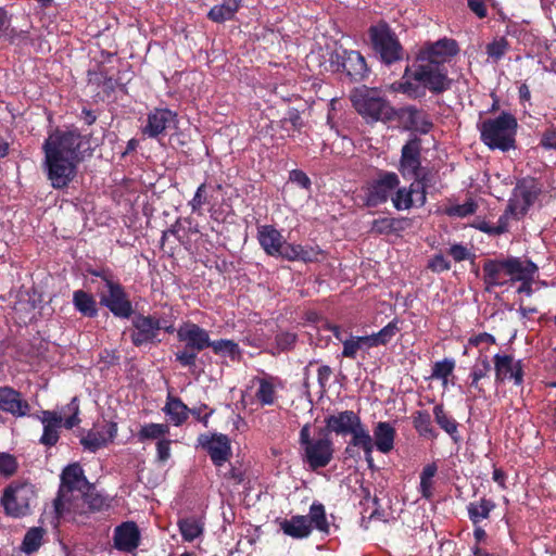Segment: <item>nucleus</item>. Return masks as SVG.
<instances>
[{
    "label": "nucleus",
    "mask_w": 556,
    "mask_h": 556,
    "mask_svg": "<svg viewBox=\"0 0 556 556\" xmlns=\"http://www.w3.org/2000/svg\"><path fill=\"white\" fill-rule=\"evenodd\" d=\"M177 123V114L169 109H154L148 114L147 125L142 129L143 135L156 138Z\"/></svg>",
    "instance_id": "18"
},
{
    "label": "nucleus",
    "mask_w": 556,
    "mask_h": 556,
    "mask_svg": "<svg viewBox=\"0 0 556 556\" xmlns=\"http://www.w3.org/2000/svg\"><path fill=\"white\" fill-rule=\"evenodd\" d=\"M372 443L379 452L388 454L394 447L396 431L391 424L379 421L372 430Z\"/></svg>",
    "instance_id": "28"
},
{
    "label": "nucleus",
    "mask_w": 556,
    "mask_h": 556,
    "mask_svg": "<svg viewBox=\"0 0 556 556\" xmlns=\"http://www.w3.org/2000/svg\"><path fill=\"white\" fill-rule=\"evenodd\" d=\"M478 397H485V390L481 387L480 380L471 379L467 401L471 402Z\"/></svg>",
    "instance_id": "63"
},
{
    "label": "nucleus",
    "mask_w": 556,
    "mask_h": 556,
    "mask_svg": "<svg viewBox=\"0 0 556 556\" xmlns=\"http://www.w3.org/2000/svg\"><path fill=\"white\" fill-rule=\"evenodd\" d=\"M438 472L435 463L426 465L420 473L419 492L424 498L430 500L433 495L434 477Z\"/></svg>",
    "instance_id": "38"
},
{
    "label": "nucleus",
    "mask_w": 556,
    "mask_h": 556,
    "mask_svg": "<svg viewBox=\"0 0 556 556\" xmlns=\"http://www.w3.org/2000/svg\"><path fill=\"white\" fill-rule=\"evenodd\" d=\"M491 370V364L489 362V358L486 355L480 353L478 356L476 364L473 365L471 372H470V379H477L481 380L482 378L486 377L489 371Z\"/></svg>",
    "instance_id": "56"
},
{
    "label": "nucleus",
    "mask_w": 556,
    "mask_h": 556,
    "mask_svg": "<svg viewBox=\"0 0 556 556\" xmlns=\"http://www.w3.org/2000/svg\"><path fill=\"white\" fill-rule=\"evenodd\" d=\"M73 303L75 308L84 316L93 317L97 315V304L92 295L89 293L77 290L73 294Z\"/></svg>",
    "instance_id": "39"
},
{
    "label": "nucleus",
    "mask_w": 556,
    "mask_h": 556,
    "mask_svg": "<svg viewBox=\"0 0 556 556\" xmlns=\"http://www.w3.org/2000/svg\"><path fill=\"white\" fill-rule=\"evenodd\" d=\"M102 501L92 498L81 491L68 492L66 496L58 493L53 507L56 518H75L77 515H85L89 510L99 509Z\"/></svg>",
    "instance_id": "11"
},
{
    "label": "nucleus",
    "mask_w": 556,
    "mask_h": 556,
    "mask_svg": "<svg viewBox=\"0 0 556 556\" xmlns=\"http://www.w3.org/2000/svg\"><path fill=\"white\" fill-rule=\"evenodd\" d=\"M329 65L333 73L344 74L352 83H361L370 74V68L359 51L342 47L330 53Z\"/></svg>",
    "instance_id": "9"
},
{
    "label": "nucleus",
    "mask_w": 556,
    "mask_h": 556,
    "mask_svg": "<svg viewBox=\"0 0 556 556\" xmlns=\"http://www.w3.org/2000/svg\"><path fill=\"white\" fill-rule=\"evenodd\" d=\"M216 190H222V185L217 184L216 186H212L206 182L201 184L197 188L193 198L188 203L191 212L200 216L203 214V206L205 205L210 206V211H212L216 205L214 199V192Z\"/></svg>",
    "instance_id": "26"
},
{
    "label": "nucleus",
    "mask_w": 556,
    "mask_h": 556,
    "mask_svg": "<svg viewBox=\"0 0 556 556\" xmlns=\"http://www.w3.org/2000/svg\"><path fill=\"white\" fill-rule=\"evenodd\" d=\"M157 459L162 463L168 460L170 457V441L160 440L156 444Z\"/></svg>",
    "instance_id": "64"
},
{
    "label": "nucleus",
    "mask_w": 556,
    "mask_h": 556,
    "mask_svg": "<svg viewBox=\"0 0 556 556\" xmlns=\"http://www.w3.org/2000/svg\"><path fill=\"white\" fill-rule=\"evenodd\" d=\"M433 416L439 427L456 441L458 425L456 420L445 412L443 405L438 404L433 407Z\"/></svg>",
    "instance_id": "40"
},
{
    "label": "nucleus",
    "mask_w": 556,
    "mask_h": 556,
    "mask_svg": "<svg viewBox=\"0 0 556 556\" xmlns=\"http://www.w3.org/2000/svg\"><path fill=\"white\" fill-rule=\"evenodd\" d=\"M541 193L542 185L536 178L527 176L518 179L504 211L505 214L509 219H522Z\"/></svg>",
    "instance_id": "7"
},
{
    "label": "nucleus",
    "mask_w": 556,
    "mask_h": 556,
    "mask_svg": "<svg viewBox=\"0 0 556 556\" xmlns=\"http://www.w3.org/2000/svg\"><path fill=\"white\" fill-rule=\"evenodd\" d=\"M45 154L42 168L54 189H64L75 179L77 167L85 160L86 152L91 155L89 136L78 128H55L42 143Z\"/></svg>",
    "instance_id": "1"
},
{
    "label": "nucleus",
    "mask_w": 556,
    "mask_h": 556,
    "mask_svg": "<svg viewBox=\"0 0 556 556\" xmlns=\"http://www.w3.org/2000/svg\"><path fill=\"white\" fill-rule=\"evenodd\" d=\"M106 293L101 296L104 304L115 316L127 318L132 312L131 303L127 300L123 288L118 283L105 280Z\"/></svg>",
    "instance_id": "16"
},
{
    "label": "nucleus",
    "mask_w": 556,
    "mask_h": 556,
    "mask_svg": "<svg viewBox=\"0 0 556 556\" xmlns=\"http://www.w3.org/2000/svg\"><path fill=\"white\" fill-rule=\"evenodd\" d=\"M506 261V273L511 281L534 279L538 266L531 261H521L518 257H508Z\"/></svg>",
    "instance_id": "29"
},
{
    "label": "nucleus",
    "mask_w": 556,
    "mask_h": 556,
    "mask_svg": "<svg viewBox=\"0 0 556 556\" xmlns=\"http://www.w3.org/2000/svg\"><path fill=\"white\" fill-rule=\"evenodd\" d=\"M41 422L43 425V433L40 438V443L47 446H53L59 440L62 417L54 412L45 410L42 413Z\"/></svg>",
    "instance_id": "32"
},
{
    "label": "nucleus",
    "mask_w": 556,
    "mask_h": 556,
    "mask_svg": "<svg viewBox=\"0 0 556 556\" xmlns=\"http://www.w3.org/2000/svg\"><path fill=\"white\" fill-rule=\"evenodd\" d=\"M16 470V460L10 455L2 453L0 454V473L4 476H11Z\"/></svg>",
    "instance_id": "59"
},
{
    "label": "nucleus",
    "mask_w": 556,
    "mask_h": 556,
    "mask_svg": "<svg viewBox=\"0 0 556 556\" xmlns=\"http://www.w3.org/2000/svg\"><path fill=\"white\" fill-rule=\"evenodd\" d=\"M517 128V118L503 111L497 117L484 119L480 124V139L491 150L506 152L515 148Z\"/></svg>",
    "instance_id": "3"
},
{
    "label": "nucleus",
    "mask_w": 556,
    "mask_h": 556,
    "mask_svg": "<svg viewBox=\"0 0 556 556\" xmlns=\"http://www.w3.org/2000/svg\"><path fill=\"white\" fill-rule=\"evenodd\" d=\"M428 267L434 273H442L450 269V262L442 254H438L429 261Z\"/></svg>",
    "instance_id": "61"
},
{
    "label": "nucleus",
    "mask_w": 556,
    "mask_h": 556,
    "mask_svg": "<svg viewBox=\"0 0 556 556\" xmlns=\"http://www.w3.org/2000/svg\"><path fill=\"white\" fill-rule=\"evenodd\" d=\"M116 434V422L104 421L101 426L90 430L85 437H83L80 443L86 450L90 452H96L99 448L104 447L110 442H112L115 439Z\"/></svg>",
    "instance_id": "19"
},
{
    "label": "nucleus",
    "mask_w": 556,
    "mask_h": 556,
    "mask_svg": "<svg viewBox=\"0 0 556 556\" xmlns=\"http://www.w3.org/2000/svg\"><path fill=\"white\" fill-rule=\"evenodd\" d=\"M410 179H414L417 187H420L417 201L422 205L426 202V189L435 184V173L431 168L422 166L418 175L413 176Z\"/></svg>",
    "instance_id": "43"
},
{
    "label": "nucleus",
    "mask_w": 556,
    "mask_h": 556,
    "mask_svg": "<svg viewBox=\"0 0 556 556\" xmlns=\"http://www.w3.org/2000/svg\"><path fill=\"white\" fill-rule=\"evenodd\" d=\"M169 432V428L165 424H147L141 427L138 432V438L140 441L149 440V439H160Z\"/></svg>",
    "instance_id": "50"
},
{
    "label": "nucleus",
    "mask_w": 556,
    "mask_h": 556,
    "mask_svg": "<svg viewBox=\"0 0 556 556\" xmlns=\"http://www.w3.org/2000/svg\"><path fill=\"white\" fill-rule=\"evenodd\" d=\"M199 444L206 450L213 464L222 467L231 456L230 440L226 434H201L198 439Z\"/></svg>",
    "instance_id": "14"
},
{
    "label": "nucleus",
    "mask_w": 556,
    "mask_h": 556,
    "mask_svg": "<svg viewBox=\"0 0 556 556\" xmlns=\"http://www.w3.org/2000/svg\"><path fill=\"white\" fill-rule=\"evenodd\" d=\"M243 0H223L222 3L211 8L207 13L208 20L215 23H224L235 17Z\"/></svg>",
    "instance_id": "34"
},
{
    "label": "nucleus",
    "mask_w": 556,
    "mask_h": 556,
    "mask_svg": "<svg viewBox=\"0 0 556 556\" xmlns=\"http://www.w3.org/2000/svg\"><path fill=\"white\" fill-rule=\"evenodd\" d=\"M289 179L291 182H294L304 189H309L312 185L309 177L301 169L291 170L289 174Z\"/></svg>",
    "instance_id": "60"
},
{
    "label": "nucleus",
    "mask_w": 556,
    "mask_h": 556,
    "mask_svg": "<svg viewBox=\"0 0 556 556\" xmlns=\"http://www.w3.org/2000/svg\"><path fill=\"white\" fill-rule=\"evenodd\" d=\"M351 101L358 114L372 122L390 121L394 116L393 108L376 88L356 89L351 96Z\"/></svg>",
    "instance_id": "6"
},
{
    "label": "nucleus",
    "mask_w": 556,
    "mask_h": 556,
    "mask_svg": "<svg viewBox=\"0 0 556 556\" xmlns=\"http://www.w3.org/2000/svg\"><path fill=\"white\" fill-rule=\"evenodd\" d=\"M367 34L370 47L381 63L392 65L404 59L405 50L395 31L384 20L370 25Z\"/></svg>",
    "instance_id": "4"
},
{
    "label": "nucleus",
    "mask_w": 556,
    "mask_h": 556,
    "mask_svg": "<svg viewBox=\"0 0 556 556\" xmlns=\"http://www.w3.org/2000/svg\"><path fill=\"white\" fill-rule=\"evenodd\" d=\"M459 52L458 43L452 38H442L434 42H425L416 53L417 61L427 62L439 67H446L450 62Z\"/></svg>",
    "instance_id": "13"
},
{
    "label": "nucleus",
    "mask_w": 556,
    "mask_h": 556,
    "mask_svg": "<svg viewBox=\"0 0 556 556\" xmlns=\"http://www.w3.org/2000/svg\"><path fill=\"white\" fill-rule=\"evenodd\" d=\"M179 341L186 342V348L200 352L211 346L208 332L197 324H185L177 330Z\"/></svg>",
    "instance_id": "21"
},
{
    "label": "nucleus",
    "mask_w": 556,
    "mask_h": 556,
    "mask_svg": "<svg viewBox=\"0 0 556 556\" xmlns=\"http://www.w3.org/2000/svg\"><path fill=\"white\" fill-rule=\"evenodd\" d=\"M453 79L448 77L446 67L414 60L404 70L402 80L396 90L410 99H421L427 91L434 96L442 94L452 88Z\"/></svg>",
    "instance_id": "2"
},
{
    "label": "nucleus",
    "mask_w": 556,
    "mask_h": 556,
    "mask_svg": "<svg viewBox=\"0 0 556 556\" xmlns=\"http://www.w3.org/2000/svg\"><path fill=\"white\" fill-rule=\"evenodd\" d=\"M309 525L314 523L319 531L327 532L329 525L326 519L325 507L321 504L314 503L309 509Z\"/></svg>",
    "instance_id": "52"
},
{
    "label": "nucleus",
    "mask_w": 556,
    "mask_h": 556,
    "mask_svg": "<svg viewBox=\"0 0 556 556\" xmlns=\"http://www.w3.org/2000/svg\"><path fill=\"white\" fill-rule=\"evenodd\" d=\"M509 218L505 214V212L498 217L497 222L494 224L490 220H477L475 223V227L480 231H483L489 235H501L507 231Z\"/></svg>",
    "instance_id": "45"
},
{
    "label": "nucleus",
    "mask_w": 556,
    "mask_h": 556,
    "mask_svg": "<svg viewBox=\"0 0 556 556\" xmlns=\"http://www.w3.org/2000/svg\"><path fill=\"white\" fill-rule=\"evenodd\" d=\"M15 36L16 30L11 27V15L4 7H0V39L8 38L12 43Z\"/></svg>",
    "instance_id": "54"
},
{
    "label": "nucleus",
    "mask_w": 556,
    "mask_h": 556,
    "mask_svg": "<svg viewBox=\"0 0 556 556\" xmlns=\"http://www.w3.org/2000/svg\"><path fill=\"white\" fill-rule=\"evenodd\" d=\"M414 184H412L409 190H407L406 188H399L395 189V193L394 195L392 197V203H393V206L399 210V211H403V210H408L409 207L413 206L414 204V199H413V194L416 192L418 194V191H416L414 188Z\"/></svg>",
    "instance_id": "47"
},
{
    "label": "nucleus",
    "mask_w": 556,
    "mask_h": 556,
    "mask_svg": "<svg viewBox=\"0 0 556 556\" xmlns=\"http://www.w3.org/2000/svg\"><path fill=\"white\" fill-rule=\"evenodd\" d=\"M359 421V416L353 410L329 415L325 420L327 429L338 435H348Z\"/></svg>",
    "instance_id": "25"
},
{
    "label": "nucleus",
    "mask_w": 556,
    "mask_h": 556,
    "mask_svg": "<svg viewBox=\"0 0 556 556\" xmlns=\"http://www.w3.org/2000/svg\"><path fill=\"white\" fill-rule=\"evenodd\" d=\"M131 342L140 346L153 342L162 327V320L154 316L137 315L132 318Z\"/></svg>",
    "instance_id": "17"
},
{
    "label": "nucleus",
    "mask_w": 556,
    "mask_h": 556,
    "mask_svg": "<svg viewBox=\"0 0 556 556\" xmlns=\"http://www.w3.org/2000/svg\"><path fill=\"white\" fill-rule=\"evenodd\" d=\"M510 46L505 37L494 38L485 47V53L494 62H498L509 50Z\"/></svg>",
    "instance_id": "49"
},
{
    "label": "nucleus",
    "mask_w": 556,
    "mask_h": 556,
    "mask_svg": "<svg viewBox=\"0 0 556 556\" xmlns=\"http://www.w3.org/2000/svg\"><path fill=\"white\" fill-rule=\"evenodd\" d=\"M258 243H282V235L271 225H260L257 227Z\"/></svg>",
    "instance_id": "53"
},
{
    "label": "nucleus",
    "mask_w": 556,
    "mask_h": 556,
    "mask_svg": "<svg viewBox=\"0 0 556 556\" xmlns=\"http://www.w3.org/2000/svg\"><path fill=\"white\" fill-rule=\"evenodd\" d=\"M116 89H119L123 92H126V84L121 80V78H114L112 76L104 77L102 81V90L103 92L110 97Z\"/></svg>",
    "instance_id": "58"
},
{
    "label": "nucleus",
    "mask_w": 556,
    "mask_h": 556,
    "mask_svg": "<svg viewBox=\"0 0 556 556\" xmlns=\"http://www.w3.org/2000/svg\"><path fill=\"white\" fill-rule=\"evenodd\" d=\"M421 167V140L414 137L402 147L399 170L404 178H412Z\"/></svg>",
    "instance_id": "15"
},
{
    "label": "nucleus",
    "mask_w": 556,
    "mask_h": 556,
    "mask_svg": "<svg viewBox=\"0 0 556 556\" xmlns=\"http://www.w3.org/2000/svg\"><path fill=\"white\" fill-rule=\"evenodd\" d=\"M484 281L492 286H502L507 281L506 261H488L483 265Z\"/></svg>",
    "instance_id": "35"
},
{
    "label": "nucleus",
    "mask_w": 556,
    "mask_h": 556,
    "mask_svg": "<svg viewBox=\"0 0 556 556\" xmlns=\"http://www.w3.org/2000/svg\"><path fill=\"white\" fill-rule=\"evenodd\" d=\"M43 530L40 528L29 529L23 540L22 551L26 554L35 553L42 544Z\"/></svg>",
    "instance_id": "48"
},
{
    "label": "nucleus",
    "mask_w": 556,
    "mask_h": 556,
    "mask_svg": "<svg viewBox=\"0 0 556 556\" xmlns=\"http://www.w3.org/2000/svg\"><path fill=\"white\" fill-rule=\"evenodd\" d=\"M29 404L21 393L10 387L0 388V409L15 417H24L29 412Z\"/></svg>",
    "instance_id": "24"
},
{
    "label": "nucleus",
    "mask_w": 556,
    "mask_h": 556,
    "mask_svg": "<svg viewBox=\"0 0 556 556\" xmlns=\"http://www.w3.org/2000/svg\"><path fill=\"white\" fill-rule=\"evenodd\" d=\"M494 369L497 381L511 379L516 384H521V364L520 361L515 362L513 356L506 354H496L494 356Z\"/></svg>",
    "instance_id": "23"
},
{
    "label": "nucleus",
    "mask_w": 556,
    "mask_h": 556,
    "mask_svg": "<svg viewBox=\"0 0 556 556\" xmlns=\"http://www.w3.org/2000/svg\"><path fill=\"white\" fill-rule=\"evenodd\" d=\"M280 124L281 128H287V125L290 124L294 130H301L304 126L301 114L296 109H290L287 116L280 121Z\"/></svg>",
    "instance_id": "57"
},
{
    "label": "nucleus",
    "mask_w": 556,
    "mask_h": 556,
    "mask_svg": "<svg viewBox=\"0 0 556 556\" xmlns=\"http://www.w3.org/2000/svg\"><path fill=\"white\" fill-rule=\"evenodd\" d=\"M450 255L456 261L469 260L473 254L466 245H452L450 249Z\"/></svg>",
    "instance_id": "62"
},
{
    "label": "nucleus",
    "mask_w": 556,
    "mask_h": 556,
    "mask_svg": "<svg viewBox=\"0 0 556 556\" xmlns=\"http://www.w3.org/2000/svg\"><path fill=\"white\" fill-rule=\"evenodd\" d=\"M399 331V320L393 319L378 332L368 336H351L342 341V356L355 359L361 353H366L372 348L387 345Z\"/></svg>",
    "instance_id": "8"
},
{
    "label": "nucleus",
    "mask_w": 556,
    "mask_h": 556,
    "mask_svg": "<svg viewBox=\"0 0 556 556\" xmlns=\"http://www.w3.org/2000/svg\"><path fill=\"white\" fill-rule=\"evenodd\" d=\"M35 500L36 492L33 484L14 482L5 488L1 497V504L7 515L16 518L26 516Z\"/></svg>",
    "instance_id": "10"
},
{
    "label": "nucleus",
    "mask_w": 556,
    "mask_h": 556,
    "mask_svg": "<svg viewBox=\"0 0 556 556\" xmlns=\"http://www.w3.org/2000/svg\"><path fill=\"white\" fill-rule=\"evenodd\" d=\"M401 117L404 118L407 129L419 131L424 135L428 134L433 127V123L429 121L420 110L413 105L402 109Z\"/></svg>",
    "instance_id": "31"
},
{
    "label": "nucleus",
    "mask_w": 556,
    "mask_h": 556,
    "mask_svg": "<svg viewBox=\"0 0 556 556\" xmlns=\"http://www.w3.org/2000/svg\"><path fill=\"white\" fill-rule=\"evenodd\" d=\"M455 367V362L451 358L434 363L432 367L431 378L439 379L445 387L447 384L448 376L452 375Z\"/></svg>",
    "instance_id": "51"
},
{
    "label": "nucleus",
    "mask_w": 556,
    "mask_h": 556,
    "mask_svg": "<svg viewBox=\"0 0 556 556\" xmlns=\"http://www.w3.org/2000/svg\"><path fill=\"white\" fill-rule=\"evenodd\" d=\"M349 434L352 435L350 445L346 446L345 453L351 454L352 450L351 446H357L361 447L365 453V458L369 466L372 463V451H374V443L372 438L369 434V431L365 428V426L362 424V421L358 422V426H356Z\"/></svg>",
    "instance_id": "30"
},
{
    "label": "nucleus",
    "mask_w": 556,
    "mask_h": 556,
    "mask_svg": "<svg viewBox=\"0 0 556 556\" xmlns=\"http://www.w3.org/2000/svg\"><path fill=\"white\" fill-rule=\"evenodd\" d=\"M86 484L81 467L78 464L68 465L61 475L59 493L66 496L68 492L81 491Z\"/></svg>",
    "instance_id": "27"
},
{
    "label": "nucleus",
    "mask_w": 556,
    "mask_h": 556,
    "mask_svg": "<svg viewBox=\"0 0 556 556\" xmlns=\"http://www.w3.org/2000/svg\"><path fill=\"white\" fill-rule=\"evenodd\" d=\"M493 508V502L486 498H480L478 502L470 503L467 507L469 518L473 523L486 519Z\"/></svg>",
    "instance_id": "44"
},
{
    "label": "nucleus",
    "mask_w": 556,
    "mask_h": 556,
    "mask_svg": "<svg viewBox=\"0 0 556 556\" xmlns=\"http://www.w3.org/2000/svg\"><path fill=\"white\" fill-rule=\"evenodd\" d=\"M399 186L400 178L397 174L379 170L377 178L369 181L364 188L363 204L367 207H377L386 203Z\"/></svg>",
    "instance_id": "12"
},
{
    "label": "nucleus",
    "mask_w": 556,
    "mask_h": 556,
    "mask_svg": "<svg viewBox=\"0 0 556 556\" xmlns=\"http://www.w3.org/2000/svg\"><path fill=\"white\" fill-rule=\"evenodd\" d=\"M114 546L118 551L132 552L140 542V531L134 521H125L114 530Z\"/></svg>",
    "instance_id": "22"
},
{
    "label": "nucleus",
    "mask_w": 556,
    "mask_h": 556,
    "mask_svg": "<svg viewBox=\"0 0 556 556\" xmlns=\"http://www.w3.org/2000/svg\"><path fill=\"white\" fill-rule=\"evenodd\" d=\"M267 255L288 261L311 262L317 252L313 245H262Z\"/></svg>",
    "instance_id": "20"
},
{
    "label": "nucleus",
    "mask_w": 556,
    "mask_h": 556,
    "mask_svg": "<svg viewBox=\"0 0 556 556\" xmlns=\"http://www.w3.org/2000/svg\"><path fill=\"white\" fill-rule=\"evenodd\" d=\"M282 532L293 539H304L309 535L312 528L309 520L305 516H293L280 522Z\"/></svg>",
    "instance_id": "33"
},
{
    "label": "nucleus",
    "mask_w": 556,
    "mask_h": 556,
    "mask_svg": "<svg viewBox=\"0 0 556 556\" xmlns=\"http://www.w3.org/2000/svg\"><path fill=\"white\" fill-rule=\"evenodd\" d=\"M211 348L214 353L219 354L222 356H228L232 361L238 359L240 357V348L238 343L232 340H218L212 341Z\"/></svg>",
    "instance_id": "46"
},
{
    "label": "nucleus",
    "mask_w": 556,
    "mask_h": 556,
    "mask_svg": "<svg viewBox=\"0 0 556 556\" xmlns=\"http://www.w3.org/2000/svg\"><path fill=\"white\" fill-rule=\"evenodd\" d=\"M302 459L312 470L325 468L333 458V442L327 435L311 437V427L305 425L300 431Z\"/></svg>",
    "instance_id": "5"
},
{
    "label": "nucleus",
    "mask_w": 556,
    "mask_h": 556,
    "mask_svg": "<svg viewBox=\"0 0 556 556\" xmlns=\"http://www.w3.org/2000/svg\"><path fill=\"white\" fill-rule=\"evenodd\" d=\"M413 424L416 431L425 438L435 439L438 432L432 426L431 416L426 410H418L413 416Z\"/></svg>",
    "instance_id": "42"
},
{
    "label": "nucleus",
    "mask_w": 556,
    "mask_h": 556,
    "mask_svg": "<svg viewBox=\"0 0 556 556\" xmlns=\"http://www.w3.org/2000/svg\"><path fill=\"white\" fill-rule=\"evenodd\" d=\"M163 412L169 417L175 426L182 425L188 416L189 408L179 397L168 395Z\"/></svg>",
    "instance_id": "36"
},
{
    "label": "nucleus",
    "mask_w": 556,
    "mask_h": 556,
    "mask_svg": "<svg viewBox=\"0 0 556 556\" xmlns=\"http://www.w3.org/2000/svg\"><path fill=\"white\" fill-rule=\"evenodd\" d=\"M258 389L255 392L256 400L262 405H271L276 399V379L273 377L258 378Z\"/></svg>",
    "instance_id": "37"
},
{
    "label": "nucleus",
    "mask_w": 556,
    "mask_h": 556,
    "mask_svg": "<svg viewBox=\"0 0 556 556\" xmlns=\"http://www.w3.org/2000/svg\"><path fill=\"white\" fill-rule=\"evenodd\" d=\"M477 203L469 199L463 204H456L448 206L445 212L448 216L466 217L473 214L477 211Z\"/></svg>",
    "instance_id": "55"
},
{
    "label": "nucleus",
    "mask_w": 556,
    "mask_h": 556,
    "mask_svg": "<svg viewBox=\"0 0 556 556\" xmlns=\"http://www.w3.org/2000/svg\"><path fill=\"white\" fill-rule=\"evenodd\" d=\"M178 527L182 539L187 542H192L203 533V523L195 517L180 519Z\"/></svg>",
    "instance_id": "41"
}]
</instances>
